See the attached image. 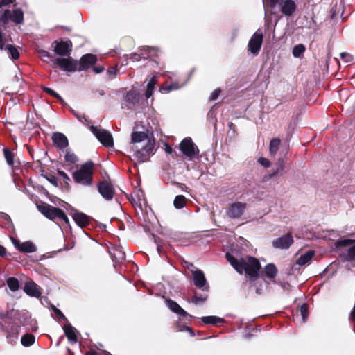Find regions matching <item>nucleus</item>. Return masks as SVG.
I'll use <instances>...</instances> for the list:
<instances>
[{"mask_svg":"<svg viewBox=\"0 0 355 355\" xmlns=\"http://www.w3.org/2000/svg\"><path fill=\"white\" fill-rule=\"evenodd\" d=\"M226 259L231 266L240 274L245 272V276L251 282H255L259 277L261 265L254 257H246L237 259L230 252L226 253Z\"/></svg>","mask_w":355,"mask_h":355,"instance_id":"1","label":"nucleus"},{"mask_svg":"<svg viewBox=\"0 0 355 355\" xmlns=\"http://www.w3.org/2000/svg\"><path fill=\"white\" fill-rule=\"evenodd\" d=\"M12 0H0V9L2 6L9 5ZM10 21L16 24H21L24 22V12L20 8L13 10L6 9L3 12L0 10V25L5 27Z\"/></svg>","mask_w":355,"mask_h":355,"instance_id":"2","label":"nucleus"},{"mask_svg":"<svg viewBox=\"0 0 355 355\" xmlns=\"http://www.w3.org/2000/svg\"><path fill=\"white\" fill-rule=\"evenodd\" d=\"M93 168L92 162L85 163L79 169L73 173L74 181L84 187L91 186L93 181Z\"/></svg>","mask_w":355,"mask_h":355,"instance_id":"3","label":"nucleus"},{"mask_svg":"<svg viewBox=\"0 0 355 355\" xmlns=\"http://www.w3.org/2000/svg\"><path fill=\"white\" fill-rule=\"evenodd\" d=\"M155 141L148 140L146 143L139 146L130 147V152L132 153L133 157L139 162H144L148 159L150 155L154 153Z\"/></svg>","mask_w":355,"mask_h":355,"instance_id":"4","label":"nucleus"},{"mask_svg":"<svg viewBox=\"0 0 355 355\" xmlns=\"http://www.w3.org/2000/svg\"><path fill=\"white\" fill-rule=\"evenodd\" d=\"M38 210L46 218L51 220H59L69 224V220L65 213L60 209L50 205H42L37 206Z\"/></svg>","mask_w":355,"mask_h":355,"instance_id":"5","label":"nucleus"},{"mask_svg":"<svg viewBox=\"0 0 355 355\" xmlns=\"http://www.w3.org/2000/svg\"><path fill=\"white\" fill-rule=\"evenodd\" d=\"M247 207L245 202L235 201L229 203L225 209V213L228 218L231 219L239 218L245 212Z\"/></svg>","mask_w":355,"mask_h":355,"instance_id":"6","label":"nucleus"},{"mask_svg":"<svg viewBox=\"0 0 355 355\" xmlns=\"http://www.w3.org/2000/svg\"><path fill=\"white\" fill-rule=\"evenodd\" d=\"M52 63L53 67H59L61 69L67 72H74L78 70V62L70 57L52 59Z\"/></svg>","mask_w":355,"mask_h":355,"instance_id":"7","label":"nucleus"},{"mask_svg":"<svg viewBox=\"0 0 355 355\" xmlns=\"http://www.w3.org/2000/svg\"><path fill=\"white\" fill-rule=\"evenodd\" d=\"M180 148L182 153L189 159L198 156L199 150L190 137L184 139L180 144Z\"/></svg>","mask_w":355,"mask_h":355,"instance_id":"8","label":"nucleus"},{"mask_svg":"<svg viewBox=\"0 0 355 355\" xmlns=\"http://www.w3.org/2000/svg\"><path fill=\"white\" fill-rule=\"evenodd\" d=\"M263 32L261 29H258L252 35L248 44V51L251 53L255 55L259 54L263 43Z\"/></svg>","mask_w":355,"mask_h":355,"instance_id":"9","label":"nucleus"},{"mask_svg":"<svg viewBox=\"0 0 355 355\" xmlns=\"http://www.w3.org/2000/svg\"><path fill=\"white\" fill-rule=\"evenodd\" d=\"M90 130L103 145L106 147H111L113 146V139L108 131L104 129H98L94 125L90 127Z\"/></svg>","mask_w":355,"mask_h":355,"instance_id":"10","label":"nucleus"},{"mask_svg":"<svg viewBox=\"0 0 355 355\" xmlns=\"http://www.w3.org/2000/svg\"><path fill=\"white\" fill-rule=\"evenodd\" d=\"M11 314L16 317L17 320V321L15 322L16 324L23 326L30 325L33 331L37 330V327L35 325L36 322L35 320L31 319L29 313L12 311Z\"/></svg>","mask_w":355,"mask_h":355,"instance_id":"11","label":"nucleus"},{"mask_svg":"<svg viewBox=\"0 0 355 355\" xmlns=\"http://www.w3.org/2000/svg\"><path fill=\"white\" fill-rule=\"evenodd\" d=\"M54 52L60 56L69 55L72 50V43L71 41H55L53 43Z\"/></svg>","mask_w":355,"mask_h":355,"instance_id":"12","label":"nucleus"},{"mask_svg":"<svg viewBox=\"0 0 355 355\" xmlns=\"http://www.w3.org/2000/svg\"><path fill=\"white\" fill-rule=\"evenodd\" d=\"M11 241L13 245L21 252L31 253L37 250L36 246L31 241H25L21 243L18 239L11 237Z\"/></svg>","mask_w":355,"mask_h":355,"instance_id":"13","label":"nucleus"},{"mask_svg":"<svg viewBox=\"0 0 355 355\" xmlns=\"http://www.w3.org/2000/svg\"><path fill=\"white\" fill-rule=\"evenodd\" d=\"M193 284L198 288L208 291V285L203 272L200 270H196L192 272Z\"/></svg>","mask_w":355,"mask_h":355,"instance_id":"14","label":"nucleus"},{"mask_svg":"<svg viewBox=\"0 0 355 355\" xmlns=\"http://www.w3.org/2000/svg\"><path fill=\"white\" fill-rule=\"evenodd\" d=\"M293 243V236L291 234H286L273 240L272 246L275 248L288 249Z\"/></svg>","mask_w":355,"mask_h":355,"instance_id":"15","label":"nucleus"},{"mask_svg":"<svg viewBox=\"0 0 355 355\" xmlns=\"http://www.w3.org/2000/svg\"><path fill=\"white\" fill-rule=\"evenodd\" d=\"M97 61V58L95 55L88 53L84 55L78 63V71H84L89 66L94 64Z\"/></svg>","mask_w":355,"mask_h":355,"instance_id":"16","label":"nucleus"},{"mask_svg":"<svg viewBox=\"0 0 355 355\" xmlns=\"http://www.w3.org/2000/svg\"><path fill=\"white\" fill-rule=\"evenodd\" d=\"M24 292L31 297H40L41 296L40 288L33 281L27 282L24 288Z\"/></svg>","mask_w":355,"mask_h":355,"instance_id":"17","label":"nucleus"},{"mask_svg":"<svg viewBox=\"0 0 355 355\" xmlns=\"http://www.w3.org/2000/svg\"><path fill=\"white\" fill-rule=\"evenodd\" d=\"M149 140L147 135L143 132H134L131 135V142L130 144V148L133 146H139L146 143V141Z\"/></svg>","mask_w":355,"mask_h":355,"instance_id":"18","label":"nucleus"},{"mask_svg":"<svg viewBox=\"0 0 355 355\" xmlns=\"http://www.w3.org/2000/svg\"><path fill=\"white\" fill-rule=\"evenodd\" d=\"M98 191L106 200H111L114 196V190L112 185L107 182H101L98 185Z\"/></svg>","mask_w":355,"mask_h":355,"instance_id":"19","label":"nucleus"},{"mask_svg":"<svg viewBox=\"0 0 355 355\" xmlns=\"http://www.w3.org/2000/svg\"><path fill=\"white\" fill-rule=\"evenodd\" d=\"M63 330L68 340L72 343H76L78 341V332L77 329L71 324H67L63 327Z\"/></svg>","mask_w":355,"mask_h":355,"instance_id":"20","label":"nucleus"},{"mask_svg":"<svg viewBox=\"0 0 355 355\" xmlns=\"http://www.w3.org/2000/svg\"><path fill=\"white\" fill-rule=\"evenodd\" d=\"M53 144L61 150L68 146V139L67 137L60 132H55L52 136Z\"/></svg>","mask_w":355,"mask_h":355,"instance_id":"21","label":"nucleus"},{"mask_svg":"<svg viewBox=\"0 0 355 355\" xmlns=\"http://www.w3.org/2000/svg\"><path fill=\"white\" fill-rule=\"evenodd\" d=\"M281 6L282 12L286 16H291L296 9V5L293 0H284L282 4H278Z\"/></svg>","mask_w":355,"mask_h":355,"instance_id":"22","label":"nucleus"},{"mask_svg":"<svg viewBox=\"0 0 355 355\" xmlns=\"http://www.w3.org/2000/svg\"><path fill=\"white\" fill-rule=\"evenodd\" d=\"M166 304L168 309L173 313L182 316L192 318V316L188 314L176 302L171 299H166Z\"/></svg>","mask_w":355,"mask_h":355,"instance_id":"23","label":"nucleus"},{"mask_svg":"<svg viewBox=\"0 0 355 355\" xmlns=\"http://www.w3.org/2000/svg\"><path fill=\"white\" fill-rule=\"evenodd\" d=\"M73 218L76 223L82 228L87 226L90 223V217L82 212L75 213Z\"/></svg>","mask_w":355,"mask_h":355,"instance_id":"24","label":"nucleus"},{"mask_svg":"<svg viewBox=\"0 0 355 355\" xmlns=\"http://www.w3.org/2000/svg\"><path fill=\"white\" fill-rule=\"evenodd\" d=\"M277 268L273 263H268L263 268L264 277L268 281L273 282L277 275Z\"/></svg>","mask_w":355,"mask_h":355,"instance_id":"25","label":"nucleus"},{"mask_svg":"<svg viewBox=\"0 0 355 355\" xmlns=\"http://www.w3.org/2000/svg\"><path fill=\"white\" fill-rule=\"evenodd\" d=\"M315 254V252L312 250H308L302 254L296 261V264L302 266L309 263Z\"/></svg>","mask_w":355,"mask_h":355,"instance_id":"26","label":"nucleus"},{"mask_svg":"<svg viewBox=\"0 0 355 355\" xmlns=\"http://www.w3.org/2000/svg\"><path fill=\"white\" fill-rule=\"evenodd\" d=\"M145 51L146 53H142L141 55L137 53L130 55V59L132 60L133 62L139 61L141 58H147L151 54H154L156 52L155 48L150 46L145 47Z\"/></svg>","mask_w":355,"mask_h":355,"instance_id":"27","label":"nucleus"},{"mask_svg":"<svg viewBox=\"0 0 355 355\" xmlns=\"http://www.w3.org/2000/svg\"><path fill=\"white\" fill-rule=\"evenodd\" d=\"M125 98L129 104L135 105L139 102V94L135 90H130L126 93Z\"/></svg>","mask_w":355,"mask_h":355,"instance_id":"28","label":"nucleus"},{"mask_svg":"<svg viewBox=\"0 0 355 355\" xmlns=\"http://www.w3.org/2000/svg\"><path fill=\"white\" fill-rule=\"evenodd\" d=\"M156 83H157V80L155 76L149 78L148 82L146 85V91L145 92V96L147 99H148L153 95V91L155 87Z\"/></svg>","mask_w":355,"mask_h":355,"instance_id":"29","label":"nucleus"},{"mask_svg":"<svg viewBox=\"0 0 355 355\" xmlns=\"http://www.w3.org/2000/svg\"><path fill=\"white\" fill-rule=\"evenodd\" d=\"M204 324H210L217 325L218 324L224 323L223 318L218 316H204L201 318Z\"/></svg>","mask_w":355,"mask_h":355,"instance_id":"30","label":"nucleus"},{"mask_svg":"<svg viewBox=\"0 0 355 355\" xmlns=\"http://www.w3.org/2000/svg\"><path fill=\"white\" fill-rule=\"evenodd\" d=\"M3 49L7 51L9 57L12 60H17L19 58V53L17 49L12 44H5Z\"/></svg>","mask_w":355,"mask_h":355,"instance_id":"31","label":"nucleus"},{"mask_svg":"<svg viewBox=\"0 0 355 355\" xmlns=\"http://www.w3.org/2000/svg\"><path fill=\"white\" fill-rule=\"evenodd\" d=\"M35 338L31 334H24L21 338V343L24 347H29L35 342Z\"/></svg>","mask_w":355,"mask_h":355,"instance_id":"32","label":"nucleus"},{"mask_svg":"<svg viewBox=\"0 0 355 355\" xmlns=\"http://www.w3.org/2000/svg\"><path fill=\"white\" fill-rule=\"evenodd\" d=\"M7 285L8 288L13 292L17 291L19 289V281L15 277H9L7 279Z\"/></svg>","mask_w":355,"mask_h":355,"instance_id":"33","label":"nucleus"},{"mask_svg":"<svg viewBox=\"0 0 355 355\" xmlns=\"http://www.w3.org/2000/svg\"><path fill=\"white\" fill-rule=\"evenodd\" d=\"M186 198L184 196H177L173 202L175 207L177 209L183 208L186 204Z\"/></svg>","mask_w":355,"mask_h":355,"instance_id":"34","label":"nucleus"},{"mask_svg":"<svg viewBox=\"0 0 355 355\" xmlns=\"http://www.w3.org/2000/svg\"><path fill=\"white\" fill-rule=\"evenodd\" d=\"M280 139L277 138H275L272 139L270 142V153L272 155L276 154L277 152L279 145H280Z\"/></svg>","mask_w":355,"mask_h":355,"instance_id":"35","label":"nucleus"},{"mask_svg":"<svg viewBox=\"0 0 355 355\" xmlns=\"http://www.w3.org/2000/svg\"><path fill=\"white\" fill-rule=\"evenodd\" d=\"M305 51V46L303 44H297L293 49V55L295 58H300Z\"/></svg>","mask_w":355,"mask_h":355,"instance_id":"36","label":"nucleus"},{"mask_svg":"<svg viewBox=\"0 0 355 355\" xmlns=\"http://www.w3.org/2000/svg\"><path fill=\"white\" fill-rule=\"evenodd\" d=\"M3 154L5 159L6 160V162L8 165H12L13 164V158L14 155L13 153L7 148H3Z\"/></svg>","mask_w":355,"mask_h":355,"instance_id":"37","label":"nucleus"},{"mask_svg":"<svg viewBox=\"0 0 355 355\" xmlns=\"http://www.w3.org/2000/svg\"><path fill=\"white\" fill-rule=\"evenodd\" d=\"M113 257L118 261H121L125 259V254L121 249L117 248L113 252Z\"/></svg>","mask_w":355,"mask_h":355,"instance_id":"38","label":"nucleus"},{"mask_svg":"<svg viewBox=\"0 0 355 355\" xmlns=\"http://www.w3.org/2000/svg\"><path fill=\"white\" fill-rule=\"evenodd\" d=\"M309 309L308 306L306 304H303L300 306V315L302 317V320L303 322H305L308 318Z\"/></svg>","mask_w":355,"mask_h":355,"instance_id":"39","label":"nucleus"},{"mask_svg":"<svg viewBox=\"0 0 355 355\" xmlns=\"http://www.w3.org/2000/svg\"><path fill=\"white\" fill-rule=\"evenodd\" d=\"M40 53L41 54L43 60L47 63H49V62H52V59L55 58H53L48 51L44 50L40 51Z\"/></svg>","mask_w":355,"mask_h":355,"instance_id":"40","label":"nucleus"},{"mask_svg":"<svg viewBox=\"0 0 355 355\" xmlns=\"http://www.w3.org/2000/svg\"><path fill=\"white\" fill-rule=\"evenodd\" d=\"M207 296L205 295H198L197 294H196L192 299V302L194 304H196L202 303V302H205V300H207Z\"/></svg>","mask_w":355,"mask_h":355,"instance_id":"41","label":"nucleus"},{"mask_svg":"<svg viewBox=\"0 0 355 355\" xmlns=\"http://www.w3.org/2000/svg\"><path fill=\"white\" fill-rule=\"evenodd\" d=\"M340 58L343 60L345 63L349 64L353 62V56L347 53L343 52L340 53Z\"/></svg>","mask_w":355,"mask_h":355,"instance_id":"42","label":"nucleus"},{"mask_svg":"<svg viewBox=\"0 0 355 355\" xmlns=\"http://www.w3.org/2000/svg\"><path fill=\"white\" fill-rule=\"evenodd\" d=\"M65 159L71 163H75L78 161V158L76 155L69 151H67L65 155Z\"/></svg>","mask_w":355,"mask_h":355,"instance_id":"43","label":"nucleus"},{"mask_svg":"<svg viewBox=\"0 0 355 355\" xmlns=\"http://www.w3.org/2000/svg\"><path fill=\"white\" fill-rule=\"evenodd\" d=\"M58 174L59 177L60 178H62L65 183L67 184L70 181L69 177L67 175V174L65 172H64L62 171H58Z\"/></svg>","mask_w":355,"mask_h":355,"instance_id":"44","label":"nucleus"},{"mask_svg":"<svg viewBox=\"0 0 355 355\" xmlns=\"http://www.w3.org/2000/svg\"><path fill=\"white\" fill-rule=\"evenodd\" d=\"M347 257L350 260H355V245L349 249Z\"/></svg>","mask_w":355,"mask_h":355,"instance_id":"45","label":"nucleus"},{"mask_svg":"<svg viewBox=\"0 0 355 355\" xmlns=\"http://www.w3.org/2000/svg\"><path fill=\"white\" fill-rule=\"evenodd\" d=\"M258 162L265 168H268L270 166V161L265 157H260L258 159Z\"/></svg>","mask_w":355,"mask_h":355,"instance_id":"46","label":"nucleus"},{"mask_svg":"<svg viewBox=\"0 0 355 355\" xmlns=\"http://www.w3.org/2000/svg\"><path fill=\"white\" fill-rule=\"evenodd\" d=\"M284 168V163H283V161H281L279 162V166H277V169L276 170H274L271 172V173L270 174V176L272 177V176H274L277 173H278L280 171H282Z\"/></svg>","mask_w":355,"mask_h":355,"instance_id":"47","label":"nucleus"},{"mask_svg":"<svg viewBox=\"0 0 355 355\" xmlns=\"http://www.w3.org/2000/svg\"><path fill=\"white\" fill-rule=\"evenodd\" d=\"M220 93V89H216L210 95L209 99L211 101H215L218 98L219 94Z\"/></svg>","mask_w":355,"mask_h":355,"instance_id":"48","label":"nucleus"},{"mask_svg":"<svg viewBox=\"0 0 355 355\" xmlns=\"http://www.w3.org/2000/svg\"><path fill=\"white\" fill-rule=\"evenodd\" d=\"M117 72V67H112L107 70V74L110 76H114L116 74Z\"/></svg>","mask_w":355,"mask_h":355,"instance_id":"49","label":"nucleus"},{"mask_svg":"<svg viewBox=\"0 0 355 355\" xmlns=\"http://www.w3.org/2000/svg\"><path fill=\"white\" fill-rule=\"evenodd\" d=\"M44 90L46 93H48V94H51V96H55V97H59L58 94L55 91H53V89H50V88L44 87Z\"/></svg>","mask_w":355,"mask_h":355,"instance_id":"50","label":"nucleus"},{"mask_svg":"<svg viewBox=\"0 0 355 355\" xmlns=\"http://www.w3.org/2000/svg\"><path fill=\"white\" fill-rule=\"evenodd\" d=\"M6 40L3 39V34L0 31V49L3 50V47L5 46Z\"/></svg>","mask_w":355,"mask_h":355,"instance_id":"51","label":"nucleus"},{"mask_svg":"<svg viewBox=\"0 0 355 355\" xmlns=\"http://www.w3.org/2000/svg\"><path fill=\"white\" fill-rule=\"evenodd\" d=\"M179 88H180V87L176 83H173L171 85H169L168 87L164 88V89L167 90V91H171V90H173V89H178Z\"/></svg>","mask_w":355,"mask_h":355,"instance_id":"52","label":"nucleus"},{"mask_svg":"<svg viewBox=\"0 0 355 355\" xmlns=\"http://www.w3.org/2000/svg\"><path fill=\"white\" fill-rule=\"evenodd\" d=\"M284 0H270V6L275 7V6L278 4H282V1Z\"/></svg>","mask_w":355,"mask_h":355,"instance_id":"53","label":"nucleus"},{"mask_svg":"<svg viewBox=\"0 0 355 355\" xmlns=\"http://www.w3.org/2000/svg\"><path fill=\"white\" fill-rule=\"evenodd\" d=\"M93 70L96 73H100L104 71V68L102 67H94Z\"/></svg>","mask_w":355,"mask_h":355,"instance_id":"54","label":"nucleus"},{"mask_svg":"<svg viewBox=\"0 0 355 355\" xmlns=\"http://www.w3.org/2000/svg\"><path fill=\"white\" fill-rule=\"evenodd\" d=\"M54 312L56 314V315L59 318H64V315H63V313L61 312L60 310L58 309H54Z\"/></svg>","mask_w":355,"mask_h":355,"instance_id":"55","label":"nucleus"},{"mask_svg":"<svg viewBox=\"0 0 355 355\" xmlns=\"http://www.w3.org/2000/svg\"><path fill=\"white\" fill-rule=\"evenodd\" d=\"M6 254V248L0 245V256L4 257Z\"/></svg>","mask_w":355,"mask_h":355,"instance_id":"56","label":"nucleus"},{"mask_svg":"<svg viewBox=\"0 0 355 355\" xmlns=\"http://www.w3.org/2000/svg\"><path fill=\"white\" fill-rule=\"evenodd\" d=\"M184 329H185L186 331H187L188 332H189V334H190L192 336H194V333H193V330H192L191 328H189V327H186Z\"/></svg>","mask_w":355,"mask_h":355,"instance_id":"57","label":"nucleus"},{"mask_svg":"<svg viewBox=\"0 0 355 355\" xmlns=\"http://www.w3.org/2000/svg\"><path fill=\"white\" fill-rule=\"evenodd\" d=\"M85 355H98V354L94 351H89L85 354Z\"/></svg>","mask_w":355,"mask_h":355,"instance_id":"58","label":"nucleus"},{"mask_svg":"<svg viewBox=\"0 0 355 355\" xmlns=\"http://www.w3.org/2000/svg\"><path fill=\"white\" fill-rule=\"evenodd\" d=\"M262 291H263V290H262V288L261 287H257L256 288V293L257 294H261Z\"/></svg>","mask_w":355,"mask_h":355,"instance_id":"59","label":"nucleus"},{"mask_svg":"<svg viewBox=\"0 0 355 355\" xmlns=\"http://www.w3.org/2000/svg\"><path fill=\"white\" fill-rule=\"evenodd\" d=\"M74 114L76 115V116L77 117V119L79 120V121H82V119L84 118V116H82V115H79L76 113L74 112Z\"/></svg>","mask_w":355,"mask_h":355,"instance_id":"60","label":"nucleus"},{"mask_svg":"<svg viewBox=\"0 0 355 355\" xmlns=\"http://www.w3.org/2000/svg\"><path fill=\"white\" fill-rule=\"evenodd\" d=\"M166 151L168 153H171L172 152V148L169 146H167L166 148Z\"/></svg>","mask_w":355,"mask_h":355,"instance_id":"61","label":"nucleus"},{"mask_svg":"<svg viewBox=\"0 0 355 355\" xmlns=\"http://www.w3.org/2000/svg\"><path fill=\"white\" fill-rule=\"evenodd\" d=\"M20 80H21V78L18 75L16 74L15 76L14 80H15L16 82H19Z\"/></svg>","mask_w":355,"mask_h":355,"instance_id":"62","label":"nucleus"},{"mask_svg":"<svg viewBox=\"0 0 355 355\" xmlns=\"http://www.w3.org/2000/svg\"><path fill=\"white\" fill-rule=\"evenodd\" d=\"M348 242H351V241L350 240H345V243H348Z\"/></svg>","mask_w":355,"mask_h":355,"instance_id":"63","label":"nucleus"},{"mask_svg":"<svg viewBox=\"0 0 355 355\" xmlns=\"http://www.w3.org/2000/svg\"><path fill=\"white\" fill-rule=\"evenodd\" d=\"M285 284H284L282 285L284 288H285Z\"/></svg>","mask_w":355,"mask_h":355,"instance_id":"64","label":"nucleus"}]
</instances>
